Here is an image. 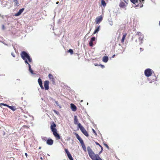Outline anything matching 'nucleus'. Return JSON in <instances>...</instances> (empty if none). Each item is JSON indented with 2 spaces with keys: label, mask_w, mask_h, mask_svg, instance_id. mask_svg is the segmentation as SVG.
Wrapping results in <instances>:
<instances>
[{
  "label": "nucleus",
  "mask_w": 160,
  "mask_h": 160,
  "mask_svg": "<svg viewBox=\"0 0 160 160\" xmlns=\"http://www.w3.org/2000/svg\"><path fill=\"white\" fill-rule=\"evenodd\" d=\"M87 151L89 156L92 160H102L98 154H96L90 147H87Z\"/></svg>",
  "instance_id": "nucleus-1"
},
{
  "label": "nucleus",
  "mask_w": 160,
  "mask_h": 160,
  "mask_svg": "<svg viewBox=\"0 0 160 160\" xmlns=\"http://www.w3.org/2000/svg\"><path fill=\"white\" fill-rule=\"evenodd\" d=\"M108 23L109 24L111 25V26H112L113 24V22L112 20H111V19L110 20H109L108 19Z\"/></svg>",
  "instance_id": "nucleus-27"
},
{
  "label": "nucleus",
  "mask_w": 160,
  "mask_h": 160,
  "mask_svg": "<svg viewBox=\"0 0 160 160\" xmlns=\"http://www.w3.org/2000/svg\"><path fill=\"white\" fill-rule=\"evenodd\" d=\"M53 141L51 139H48L47 141V144L49 145H51L53 144Z\"/></svg>",
  "instance_id": "nucleus-14"
},
{
  "label": "nucleus",
  "mask_w": 160,
  "mask_h": 160,
  "mask_svg": "<svg viewBox=\"0 0 160 160\" xmlns=\"http://www.w3.org/2000/svg\"><path fill=\"white\" fill-rule=\"evenodd\" d=\"M108 60V57L107 56H104L102 58V61L104 62H107Z\"/></svg>",
  "instance_id": "nucleus-19"
},
{
  "label": "nucleus",
  "mask_w": 160,
  "mask_h": 160,
  "mask_svg": "<svg viewBox=\"0 0 160 160\" xmlns=\"http://www.w3.org/2000/svg\"><path fill=\"white\" fill-rule=\"evenodd\" d=\"M100 26H98L96 28L95 30L93 33V34L97 33L100 30Z\"/></svg>",
  "instance_id": "nucleus-17"
},
{
  "label": "nucleus",
  "mask_w": 160,
  "mask_h": 160,
  "mask_svg": "<svg viewBox=\"0 0 160 160\" xmlns=\"http://www.w3.org/2000/svg\"><path fill=\"white\" fill-rule=\"evenodd\" d=\"M40 148H41V147H39V149H40Z\"/></svg>",
  "instance_id": "nucleus-54"
},
{
  "label": "nucleus",
  "mask_w": 160,
  "mask_h": 160,
  "mask_svg": "<svg viewBox=\"0 0 160 160\" xmlns=\"http://www.w3.org/2000/svg\"><path fill=\"white\" fill-rule=\"evenodd\" d=\"M55 103L60 108H61V106L59 104L57 101H55Z\"/></svg>",
  "instance_id": "nucleus-34"
},
{
  "label": "nucleus",
  "mask_w": 160,
  "mask_h": 160,
  "mask_svg": "<svg viewBox=\"0 0 160 160\" xmlns=\"http://www.w3.org/2000/svg\"><path fill=\"white\" fill-rule=\"evenodd\" d=\"M144 0H142V2L143 1H144Z\"/></svg>",
  "instance_id": "nucleus-51"
},
{
  "label": "nucleus",
  "mask_w": 160,
  "mask_h": 160,
  "mask_svg": "<svg viewBox=\"0 0 160 160\" xmlns=\"http://www.w3.org/2000/svg\"><path fill=\"white\" fill-rule=\"evenodd\" d=\"M102 20V16H100L96 18L95 22L96 24H99Z\"/></svg>",
  "instance_id": "nucleus-4"
},
{
  "label": "nucleus",
  "mask_w": 160,
  "mask_h": 160,
  "mask_svg": "<svg viewBox=\"0 0 160 160\" xmlns=\"http://www.w3.org/2000/svg\"><path fill=\"white\" fill-rule=\"evenodd\" d=\"M159 25L160 24V22H159Z\"/></svg>",
  "instance_id": "nucleus-53"
},
{
  "label": "nucleus",
  "mask_w": 160,
  "mask_h": 160,
  "mask_svg": "<svg viewBox=\"0 0 160 160\" xmlns=\"http://www.w3.org/2000/svg\"><path fill=\"white\" fill-rule=\"evenodd\" d=\"M53 135L56 138H57V139H59L60 138V136L57 132V131L53 132Z\"/></svg>",
  "instance_id": "nucleus-11"
},
{
  "label": "nucleus",
  "mask_w": 160,
  "mask_h": 160,
  "mask_svg": "<svg viewBox=\"0 0 160 160\" xmlns=\"http://www.w3.org/2000/svg\"><path fill=\"white\" fill-rule=\"evenodd\" d=\"M96 144L97 145H99V146H100L101 145L98 142L96 143Z\"/></svg>",
  "instance_id": "nucleus-44"
},
{
  "label": "nucleus",
  "mask_w": 160,
  "mask_h": 160,
  "mask_svg": "<svg viewBox=\"0 0 160 160\" xmlns=\"http://www.w3.org/2000/svg\"><path fill=\"white\" fill-rule=\"evenodd\" d=\"M76 136L77 138V139L80 142L81 144L82 143V142H83V141L82 140L81 138L76 133Z\"/></svg>",
  "instance_id": "nucleus-15"
},
{
  "label": "nucleus",
  "mask_w": 160,
  "mask_h": 160,
  "mask_svg": "<svg viewBox=\"0 0 160 160\" xmlns=\"http://www.w3.org/2000/svg\"><path fill=\"white\" fill-rule=\"evenodd\" d=\"M13 2H14L15 5L18 6L19 5L18 3L17 0H13Z\"/></svg>",
  "instance_id": "nucleus-28"
},
{
  "label": "nucleus",
  "mask_w": 160,
  "mask_h": 160,
  "mask_svg": "<svg viewBox=\"0 0 160 160\" xmlns=\"http://www.w3.org/2000/svg\"><path fill=\"white\" fill-rule=\"evenodd\" d=\"M104 145L106 146V148H108V149H109V147H108V146L107 145V144H104Z\"/></svg>",
  "instance_id": "nucleus-38"
},
{
  "label": "nucleus",
  "mask_w": 160,
  "mask_h": 160,
  "mask_svg": "<svg viewBox=\"0 0 160 160\" xmlns=\"http://www.w3.org/2000/svg\"><path fill=\"white\" fill-rule=\"evenodd\" d=\"M67 156H68V158H69V159L70 160H73V158H72V157L71 154H70V153L68 154L67 155Z\"/></svg>",
  "instance_id": "nucleus-26"
},
{
  "label": "nucleus",
  "mask_w": 160,
  "mask_h": 160,
  "mask_svg": "<svg viewBox=\"0 0 160 160\" xmlns=\"http://www.w3.org/2000/svg\"><path fill=\"white\" fill-rule=\"evenodd\" d=\"M11 54H12V56L13 57H15V54L13 53L12 52V53H11Z\"/></svg>",
  "instance_id": "nucleus-39"
},
{
  "label": "nucleus",
  "mask_w": 160,
  "mask_h": 160,
  "mask_svg": "<svg viewBox=\"0 0 160 160\" xmlns=\"http://www.w3.org/2000/svg\"><path fill=\"white\" fill-rule=\"evenodd\" d=\"M143 38V35H142L139 38V39L140 41V44H142V40Z\"/></svg>",
  "instance_id": "nucleus-23"
},
{
  "label": "nucleus",
  "mask_w": 160,
  "mask_h": 160,
  "mask_svg": "<svg viewBox=\"0 0 160 160\" xmlns=\"http://www.w3.org/2000/svg\"><path fill=\"white\" fill-rule=\"evenodd\" d=\"M25 155L26 156V157L27 158V157H28V154H27V153H25Z\"/></svg>",
  "instance_id": "nucleus-43"
},
{
  "label": "nucleus",
  "mask_w": 160,
  "mask_h": 160,
  "mask_svg": "<svg viewBox=\"0 0 160 160\" xmlns=\"http://www.w3.org/2000/svg\"><path fill=\"white\" fill-rule=\"evenodd\" d=\"M78 120L76 116H74V123L75 124H77L78 123Z\"/></svg>",
  "instance_id": "nucleus-20"
},
{
  "label": "nucleus",
  "mask_w": 160,
  "mask_h": 160,
  "mask_svg": "<svg viewBox=\"0 0 160 160\" xmlns=\"http://www.w3.org/2000/svg\"><path fill=\"white\" fill-rule=\"evenodd\" d=\"M130 1L132 3L134 4L141 2V0H130Z\"/></svg>",
  "instance_id": "nucleus-16"
},
{
  "label": "nucleus",
  "mask_w": 160,
  "mask_h": 160,
  "mask_svg": "<svg viewBox=\"0 0 160 160\" xmlns=\"http://www.w3.org/2000/svg\"><path fill=\"white\" fill-rule=\"evenodd\" d=\"M21 56L22 59L25 61V63H28L29 62H32V59L30 58L29 54L25 51L22 52L21 53Z\"/></svg>",
  "instance_id": "nucleus-2"
},
{
  "label": "nucleus",
  "mask_w": 160,
  "mask_h": 160,
  "mask_svg": "<svg viewBox=\"0 0 160 160\" xmlns=\"http://www.w3.org/2000/svg\"><path fill=\"white\" fill-rule=\"evenodd\" d=\"M53 111L57 115H60L59 112H58L56 111V110H53Z\"/></svg>",
  "instance_id": "nucleus-32"
},
{
  "label": "nucleus",
  "mask_w": 160,
  "mask_h": 160,
  "mask_svg": "<svg viewBox=\"0 0 160 160\" xmlns=\"http://www.w3.org/2000/svg\"><path fill=\"white\" fill-rule=\"evenodd\" d=\"M100 147H101V151H102V149H103V148L101 146H100ZM101 152L102 151H101Z\"/></svg>",
  "instance_id": "nucleus-45"
},
{
  "label": "nucleus",
  "mask_w": 160,
  "mask_h": 160,
  "mask_svg": "<svg viewBox=\"0 0 160 160\" xmlns=\"http://www.w3.org/2000/svg\"><path fill=\"white\" fill-rule=\"evenodd\" d=\"M115 54L113 55L112 56V58H113L115 57Z\"/></svg>",
  "instance_id": "nucleus-46"
},
{
  "label": "nucleus",
  "mask_w": 160,
  "mask_h": 160,
  "mask_svg": "<svg viewBox=\"0 0 160 160\" xmlns=\"http://www.w3.org/2000/svg\"><path fill=\"white\" fill-rule=\"evenodd\" d=\"M136 35H137L139 36H140V37H141L142 36V35L141 33V32H138L137 33H136Z\"/></svg>",
  "instance_id": "nucleus-35"
},
{
  "label": "nucleus",
  "mask_w": 160,
  "mask_h": 160,
  "mask_svg": "<svg viewBox=\"0 0 160 160\" xmlns=\"http://www.w3.org/2000/svg\"><path fill=\"white\" fill-rule=\"evenodd\" d=\"M127 34L125 33L123 34V37L122 38V40H121V42H122L123 43L124 42L125 39V37L126 36Z\"/></svg>",
  "instance_id": "nucleus-22"
},
{
  "label": "nucleus",
  "mask_w": 160,
  "mask_h": 160,
  "mask_svg": "<svg viewBox=\"0 0 160 160\" xmlns=\"http://www.w3.org/2000/svg\"><path fill=\"white\" fill-rule=\"evenodd\" d=\"M24 10V8H22L20 9L19 11L16 13L15 15V16H18L20 15L21 13L23 12Z\"/></svg>",
  "instance_id": "nucleus-9"
},
{
  "label": "nucleus",
  "mask_w": 160,
  "mask_h": 160,
  "mask_svg": "<svg viewBox=\"0 0 160 160\" xmlns=\"http://www.w3.org/2000/svg\"><path fill=\"white\" fill-rule=\"evenodd\" d=\"M92 131H93V133H94L95 134H96V133L95 132V131L93 129H92Z\"/></svg>",
  "instance_id": "nucleus-41"
},
{
  "label": "nucleus",
  "mask_w": 160,
  "mask_h": 160,
  "mask_svg": "<svg viewBox=\"0 0 160 160\" xmlns=\"http://www.w3.org/2000/svg\"><path fill=\"white\" fill-rule=\"evenodd\" d=\"M128 3L125 0H121V2L119 4V6L125 10L126 9V6Z\"/></svg>",
  "instance_id": "nucleus-3"
},
{
  "label": "nucleus",
  "mask_w": 160,
  "mask_h": 160,
  "mask_svg": "<svg viewBox=\"0 0 160 160\" xmlns=\"http://www.w3.org/2000/svg\"><path fill=\"white\" fill-rule=\"evenodd\" d=\"M49 82L48 81H45L44 82V86L46 90H48L49 89Z\"/></svg>",
  "instance_id": "nucleus-7"
},
{
  "label": "nucleus",
  "mask_w": 160,
  "mask_h": 160,
  "mask_svg": "<svg viewBox=\"0 0 160 160\" xmlns=\"http://www.w3.org/2000/svg\"><path fill=\"white\" fill-rule=\"evenodd\" d=\"M38 82L41 87V88L42 89H44V87H43V86H42V80H41V79L40 78H39L38 79Z\"/></svg>",
  "instance_id": "nucleus-12"
},
{
  "label": "nucleus",
  "mask_w": 160,
  "mask_h": 160,
  "mask_svg": "<svg viewBox=\"0 0 160 160\" xmlns=\"http://www.w3.org/2000/svg\"><path fill=\"white\" fill-rule=\"evenodd\" d=\"M71 108L72 111H75L77 110L76 107L73 104L71 103L70 104Z\"/></svg>",
  "instance_id": "nucleus-13"
},
{
  "label": "nucleus",
  "mask_w": 160,
  "mask_h": 160,
  "mask_svg": "<svg viewBox=\"0 0 160 160\" xmlns=\"http://www.w3.org/2000/svg\"><path fill=\"white\" fill-rule=\"evenodd\" d=\"M8 107L9 108H10V109L12 110L13 111H14L15 110V109H14V107H13V106H9Z\"/></svg>",
  "instance_id": "nucleus-33"
},
{
  "label": "nucleus",
  "mask_w": 160,
  "mask_h": 160,
  "mask_svg": "<svg viewBox=\"0 0 160 160\" xmlns=\"http://www.w3.org/2000/svg\"><path fill=\"white\" fill-rule=\"evenodd\" d=\"M4 28H5V27H4V25H2V29H4Z\"/></svg>",
  "instance_id": "nucleus-42"
},
{
  "label": "nucleus",
  "mask_w": 160,
  "mask_h": 160,
  "mask_svg": "<svg viewBox=\"0 0 160 160\" xmlns=\"http://www.w3.org/2000/svg\"><path fill=\"white\" fill-rule=\"evenodd\" d=\"M2 105H3V106H7V107H8L9 106V105H7L6 104H4V103H1L0 104V106L2 107Z\"/></svg>",
  "instance_id": "nucleus-30"
},
{
  "label": "nucleus",
  "mask_w": 160,
  "mask_h": 160,
  "mask_svg": "<svg viewBox=\"0 0 160 160\" xmlns=\"http://www.w3.org/2000/svg\"><path fill=\"white\" fill-rule=\"evenodd\" d=\"M82 101H82V100H81V102H82Z\"/></svg>",
  "instance_id": "nucleus-52"
},
{
  "label": "nucleus",
  "mask_w": 160,
  "mask_h": 160,
  "mask_svg": "<svg viewBox=\"0 0 160 160\" xmlns=\"http://www.w3.org/2000/svg\"><path fill=\"white\" fill-rule=\"evenodd\" d=\"M40 159H41V160H42V157H41L40 158Z\"/></svg>",
  "instance_id": "nucleus-49"
},
{
  "label": "nucleus",
  "mask_w": 160,
  "mask_h": 160,
  "mask_svg": "<svg viewBox=\"0 0 160 160\" xmlns=\"http://www.w3.org/2000/svg\"><path fill=\"white\" fill-rule=\"evenodd\" d=\"M42 139L44 141H46L47 139V138L45 137H42Z\"/></svg>",
  "instance_id": "nucleus-31"
},
{
  "label": "nucleus",
  "mask_w": 160,
  "mask_h": 160,
  "mask_svg": "<svg viewBox=\"0 0 160 160\" xmlns=\"http://www.w3.org/2000/svg\"><path fill=\"white\" fill-rule=\"evenodd\" d=\"M68 52H70L71 54H72L73 53V51L72 49H70L68 50Z\"/></svg>",
  "instance_id": "nucleus-36"
},
{
  "label": "nucleus",
  "mask_w": 160,
  "mask_h": 160,
  "mask_svg": "<svg viewBox=\"0 0 160 160\" xmlns=\"http://www.w3.org/2000/svg\"><path fill=\"white\" fill-rule=\"evenodd\" d=\"M48 77L50 79L53 83L54 82V79L53 78V76L51 74H49L48 75Z\"/></svg>",
  "instance_id": "nucleus-18"
},
{
  "label": "nucleus",
  "mask_w": 160,
  "mask_h": 160,
  "mask_svg": "<svg viewBox=\"0 0 160 160\" xmlns=\"http://www.w3.org/2000/svg\"><path fill=\"white\" fill-rule=\"evenodd\" d=\"M87 104L88 105V103H87Z\"/></svg>",
  "instance_id": "nucleus-55"
},
{
  "label": "nucleus",
  "mask_w": 160,
  "mask_h": 160,
  "mask_svg": "<svg viewBox=\"0 0 160 160\" xmlns=\"http://www.w3.org/2000/svg\"><path fill=\"white\" fill-rule=\"evenodd\" d=\"M65 152H66L67 153V155L69 154H70V152H69L68 151V150L67 149H66L65 150Z\"/></svg>",
  "instance_id": "nucleus-37"
},
{
  "label": "nucleus",
  "mask_w": 160,
  "mask_h": 160,
  "mask_svg": "<svg viewBox=\"0 0 160 160\" xmlns=\"http://www.w3.org/2000/svg\"><path fill=\"white\" fill-rule=\"evenodd\" d=\"M101 2L102 5L104 7L106 6V2L104 0H101Z\"/></svg>",
  "instance_id": "nucleus-25"
},
{
  "label": "nucleus",
  "mask_w": 160,
  "mask_h": 160,
  "mask_svg": "<svg viewBox=\"0 0 160 160\" xmlns=\"http://www.w3.org/2000/svg\"><path fill=\"white\" fill-rule=\"evenodd\" d=\"M100 65V66H101V67L102 68H104V66L103 65H101V64Z\"/></svg>",
  "instance_id": "nucleus-40"
},
{
  "label": "nucleus",
  "mask_w": 160,
  "mask_h": 160,
  "mask_svg": "<svg viewBox=\"0 0 160 160\" xmlns=\"http://www.w3.org/2000/svg\"><path fill=\"white\" fill-rule=\"evenodd\" d=\"M17 80H18V81H20V79H17Z\"/></svg>",
  "instance_id": "nucleus-50"
},
{
  "label": "nucleus",
  "mask_w": 160,
  "mask_h": 160,
  "mask_svg": "<svg viewBox=\"0 0 160 160\" xmlns=\"http://www.w3.org/2000/svg\"><path fill=\"white\" fill-rule=\"evenodd\" d=\"M95 40V37H93L92 38H91V40L89 42V44L90 46L92 47L93 46V41H94Z\"/></svg>",
  "instance_id": "nucleus-10"
},
{
  "label": "nucleus",
  "mask_w": 160,
  "mask_h": 160,
  "mask_svg": "<svg viewBox=\"0 0 160 160\" xmlns=\"http://www.w3.org/2000/svg\"><path fill=\"white\" fill-rule=\"evenodd\" d=\"M81 131L86 136L88 137V134L87 132V131H86V130L85 129L83 128L81 129H80Z\"/></svg>",
  "instance_id": "nucleus-8"
},
{
  "label": "nucleus",
  "mask_w": 160,
  "mask_h": 160,
  "mask_svg": "<svg viewBox=\"0 0 160 160\" xmlns=\"http://www.w3.org/2000/svg\"><path fill=\"white\" fill-rule=\"evenodd\" d=\"M140 49L141 50H142V51L143 50L142 49V48H140Z\"/></svg>",
  "instance_id": "nucleus-48"
},
{
  "label": "nucleus",
  "mask_w": 160,
  "mask_h": 160,
  "mask_svg": "<svg viewBox=\"0 0 160 160\" xmlns=\"http://www.w3.org/2000/svg\"><path fill=\"white\" fill-rule=\"evenodd\" d=\"M58 3H59V2H56V4H58Z\"/></svg>",
  "instance_id": "nucleus-47"
},
{
  "label": "nucleus",
  "mask_w": 160,
  "mask_h": 160,
  "mask_svg": "<svg viewBox=\"0 0 160 160\" xmlns=\"http://www.w3.org/2000/svg\"><path fill=\"white\" fill-rule=\"evenodd\" d=\"M144 73L146 76L149 77L152 74V70L150 69H147L145 70Z\"/></svg>",
  "instance_id": "nucleus-5"
},
{
  "label": "nucleus",
  "mask_w": 160,
  "mask_h": 160,
  "mask_svg": "<svg viewBox=\"0 0 160 160\" xmlns=\"http://www.w3.org/2000/svg\"><path fill=\"white\" fill-rule=\"evenodd\" d=\"M28 65V67H29V71L31 72V73L32 74H34L33 73V71L32 69L31 68V65H30V64L28 63H27Z\"/></svg>",
  "instance_id": "nucleus-21"
},
{
  "label": "nucleus",
  "mask_w": 160,
  "mask_h": 160,
  "mask_svg": "<svg viewBox=\"0 0 160 160\" xmlns=\"http://www.w3.org/2000/svg\"><path fill=\"white\" fill-rule=\"evenodd\" d=\"M78 127L80 129H81L82 128H83V127H82V126L81 125V124L80 123H78Z\"/></svg>",
  "instance_id": "nucleus-29"
},
{
  "label": "nucleus",
  "mask_w": 160,
  "mask_h": 160,
  "mask_svg": "<svg viewBox=\"0 0 160 160\" xmlns=\"http://www.w3.org/2000/svg\"><path fill=\"white\" fill-rule=\"evenodd\" d=\"M56 124L54 122H53L50 126V128L52 132L55 131H57L56 128Z\"/></svg>",
  "instance_id": "nucleus-6"
},
{
  "label": "nucleus",
  "mask_w": 160,
  "mask_h": 160,
  "mask_svg": "<svg viewBox=\"0 0 160 160\" xmlns=\"http://www.w3.org/2000/svg\"><path fill=\"white\" fill-rule=\"evenodd\" d=\"M81 144L82 145V147L83 150L84 151H86V147H85V145L84 144L83 142H82V143H81Z\"/></svg>",
  "instance_id": "nucleus-24"
}]
</instances>
